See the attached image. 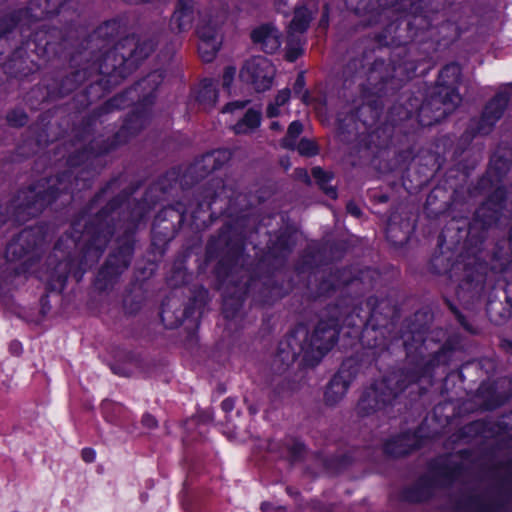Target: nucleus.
<instances>
[{"instance_id":"f257e3e1","label":"nucleus","mask_w":512,"mask_h":512,"mask_svg":"<svg viewBox=\"0 0 512 512\" xmlns=\"http://www.w3.org/2000/svg\"><path fill=\"white\" fill-rule=\"evenodd\" d=\"M404 346L409 367L393 372L367 388L357 405L359 415L369 416L392 405L397 396L410 384L422 377L431 376V372L439 365L443 356L440 351L428 353L426 340L419 331L405 335Z\"/></svg>"},{"instance_id":"f03ea898","label":"nucleus","mask_w":512,"mask_h":512,"mask_svg":"<svg viewBox=\"0 0 512 512\" xmlns=\"http://www.w3.org/2000/svg\"><path fill=\"white\" fill-rule=\"evenodd\" d=\"M339 331V321L336 318L320 320L311 332L303 328L297 329L288 340L292 352L287 353L283 359L290 364L295 361L297 355L302 354L305 361L318 362L334 347Z\"/></svg>"},{"instance_id":"7ed1b4c3","label":"nucleus","mask_w":512,"mask_h":512,"mask_svg":"<svg viewBox=\"0 0 512 512\" xmlns=\"http://www.w3.org/2000/svg\"><path fill=\"white\" fill-rule=\"evenodd\" d=\"M154 48L155 44L150 39L128 36L105 53L99 64V73L115 78H124L135 70L153 52Z\"/></svg>"},{"instance_id":"20e7f679","label":"nucleus","mask_w":512,"mask_h":512,"mask_svg":"<svg viewBox=\"0 0 512 512\" xmlns=\"http://www.w3.org/2000/svg\"><path fill=\"white\" fill-rule=\"evenodd\" d=\"M415 71L412 63L395 65L382 59L375 60L367 70L366 81L363 86L364 101L377 107L375 98H380L389 91L401 87L402 83L410 79Z\"/></svg>"},{"instance_id":"39448f33","label":"nucleus","mask_w":512,"mask_h":512,"mask_svg":"<svg viewBox=\"0 0 512 512\" xmlns=\"http://www.w3.org/2000/svg\"><path fill=\"white\" fill-rule=\"evenodd\" d=\"M460 75V66L455 63L446 65L440 71L436 91L421 105L419 111L421 117H431L427 124L439 122L461 103V96L455 88Z\"/></svg>"},{"instance_id":"423d86ee","label":"nucleus","mask_w":512,"mask_h":512,"mask_svg":"<svg viewBox=\"0 0 512 512\" xmlns=\"http://www.w3.org/2000/svg\"><path fill=\"white\" fill-rule=\"evenodd\" d=\"M72 177L71 172H64L61 175L38 181L27 191L19 193L21 206L29 210L30 215H36L57 197L58 192L68 191Z\"/></svg>"},{"instance_id":"0eeeda50","label":"nucleus","mask_w":512,"mask_h":512,"mask_svg":"<svg viewBox=\"0 0 512 512\" xmlns=\"http://www.w3.org/2000/svg\"><path fill=\"white\" fill-rule=\"evenodd\" d=\"M133 229L129 228L125 238L119 242L118 247L113 250L103 267L99 270L95 287L99 291H110L118 283L120 276L130 265L133 254Z\"/></svg>"},{"instance_id":"6e6552de","label":"nucleus","mask_w":512,"mask_h":512,"mask_svg":"<svg viewBox=\"0 0 512 512\" xmlns=\"http://www.w3.org/2000/svg\"><path fill=\"white\" fill-rule=\"evenodd\" d=\"M61 4L62 0H31L27 8L0 19V37L11 31L16 24L31 26L57 14Z\"/></svg>"},{"instance_id":"1a4fd4ad","label":"nucleus","mask_w":512,"mask_h":512,"mask_svg":"<svg viewBox=\"0 0 512 512\" xmlns=\"http://www.w3.org/2000/svg\"><path fill=\"white\" fill-rule=\"evenodd\" d=\"M462 474L463 467L458 465L455 461L449 460L446 465L433 473L432 479L427 477L420 479L415 487L407 492L406 498L414 502L424 501L431 496L432 487L448 485L461 478Z\"/></svg>"},{"instance_id":"9d476101","label":"nucleus","mask_w":512,"mask_h":512,"mask_svg":"<svg viewBox=\"0 0 512 512\" xmlns=\"http://www.w3.org/2000/svg\"><path fill=\"white\" fill-rule=\"evenodd\" d=\"M275 68L270 60L262 56L248 59L240 70L241 80L252 86L257 92L271 88L275 76Z\"/></svg>"},{"instance_id":"9b49d317","label":"nucleus","mask_w":512,"mask_h":512,"mask_svg":"<svg viewBox=\"0 0 512 512\" xmlns=\"http://www.w3.org/2000/svg\"><path fill=\"white\" fill-rule=\"evenodd\" d=\"M162 81L163 73L161 71H154L139 81L132 89L110 99L106 103V107L107 109H121L126 107L129 104L127 100L133 101V97L131 96L133 93L140 94L139 100L143 106L150 105L154 99V92Z\"/></svg>"},{"instance_id":"f8f14e48","label":"nucleus","mask_w":512,"mask_h":512,"mask_svg":"<svg viewBox=\"0 0 512 512\" xmlns=\"http://www.w3.org/2000/svg\"><path fill=\"white\" fill-rule=\"evenodd\" d=\"M512 98V85L509 90L498 92L484 107L481 117L471 126L475 134H489L501 119Z\"/></svg>"},{"instance_id":"ddd939ff","label":"nucleus","mask_w":512,"mask_h":512,"mask_svg":"<svg viewBox=\"0 0 512 512\" xmlns=\"http://www.w3.org/2000/svg\"><path fill=\"white\" fill-rule=\"evenodd\" d=\"M61 39V31L56 28L40 29L27 41V48L40 58L50 60L59 53L58 41Z\"/></svg>"},{"instance_id":"4468645a","label":"nucleus","mask_w":512,"mask_h":512,"mask_svg":"<svg viewBox=\"0 0 512 512\" xmlns=\"http://www.w3.org/2000/svg\"><path fill=\"white\" fill-rule=\"evenodd\" d=\"M351 368L352 361L343 362L339 372L329 382L324 394L327 405H336L344 398L353 379Z\"/></svg>"},{"instance_id":"2eb2a0df","label":"nucleus","mask_w":512,"mask_h":512,"mask_svg":"<svg viewBox=\"0 0 512 512\" xmlns=\"http://www.w3.org/2000/svg\"><path fill=\"white\" fill-rule=\"evenodd\" d=\"M231 152L228 149H218L204 154L196 160L188 169V174L203 178L209 173L220 169L231 159Z\"/></svg>"},{"instance_id":"dca6fc26","label":"nucleus","mask_w":512,"mask_h":512,"mask_svg":"<svg viewBox=\"0 0 512 512\" xmlns=\"http://www.w3.org/2000/svg\"><path fill=\"white\" fill-rule=\"evenodd\" d=\"M86 235L90 237L81 262L82 266L91 265L99 259L110 239L111 231L108 227H100L95 231L88 227Z\"/></svg>"},{"instance_id":"f3484780","label":"nucleus","mask_w":512,"mask_h":512,"mask_svg":"<svg viewBox=\"0 0 512 512\" xmlns=\"http://www.w3.org/2000/svg\"><path fill=\"white\" fill-rule=\"evenodd\" d=\"M38 241L39 238L33 229L22 230L17 237L8 243L5 252L7 260L16 261L22 259L37 246Z\"/></svg>"},{"instance_id":"a211bd4d","label":"nucleus","mask_w":512,"mask_h":512,"mask_svg":"<svg viewBox=\"0 0 512 512\" xmlns=\"http://www.w3.org/2000/svg\"><path fill=\"white\" fill-rule=\"evenodd\" d=\"M251 39L254 44L268 54L276 52L281 46V33L271 24H264L254 29Z\"/></svg>"},{"instance_id":"6ab92c4d","label":"nucleus","mask_w":512,"mask_h":512,"mask_svg":"<svg viewBox=\"0 0 512 512\" xmlns=\"http://www.w3.org/2000/svg\"><path fill=\"white\" fill-rule=\"evenodd\" d=\"M504 191L497 189L494 194L482 204L475 213V224L481 223L483 227H489L499 220L500 211L502 210V201Z\"/></svg>"},{"instance_id":"aec40b11","label":"nucleus","mask_w":512,"mask_h":512,"mask_svg":"<svg viewBox=\"0 0 512 512\" xmlns=\"http://www.w3.org/2000/svg\"><path fill=\"white\" fill-rule=\"evenodd\" d=\"M195 13L193 0H178L170 20L171 29L178 33L188 31L192 27Z\"/></svg>"},{"instance_id":"412c9836","label":"nucleus","mask_w":512,"mask_h":512,"mask_svg":"<svg viewBox=\"0 0 512 512\" xmlns=\"http://www.w3.org/2000/svg\"><path fill=\"white\" fill-rule=\"evenodd\" d=\"M199 40L198 51L201 59L204 62H211L220 48V37H217L214 28L205 31L204 28L201 27L199 29Z\"/></svg>"},{"instance_id":"4be33fe9","label":"nucleus","mask_w":512,"mask_h":512,"mask_svg":"<svg viewBox=\"0 0 512 512\" xmlns=\"http://www.w3.org/2000/svg\"><path fill=\"white\" fill-rule=\"evenodd\" d=\"M416 444V437L413 434L405 433L387 441L384 445V451L388 455L400 457L416 449Z\"/></svg>"},{"instance_id":"5701e85b","label":"nucleus","mask_w":512,"mask_h":512,"mask_svg":"<svg viewBox=\"0 0 512 512\" xmlns=\"http://www.w3.org/2000/svg\"><path fill=\"white\" fill-rule=\"evenodd\" d=\"M217 99L216 84L212 80H203L196 91V101L199 107L204 111H209L215 106Z\"/></svg>"},{"instance_id":"b1692460","label":"nucleus","mask_w":512,"mask_h":512,"mask_svg":"<svg viewBox=\"0 0 512 512\" xmlns=\"http://www.w3.org/2000/svg\"><path fill=\"white\" fill-rule=\"evenodd\" d=\"M236 291L229 294L228 287L226 288V295L224 297L223 303V312L226 318H233L236 315V312L240 309L242 302L244 300V295L246 294L248 287L247 283H237L235 284Z\"/></svg>"},{"instance_id":"393cba45","label":"nucleus","mask_w":512,"mask_h":512,"mask_svg":"<svg viewBox=\"0 0 512 512\" xmlns=\"http://www.w3.org/2000/svg\"><path fill=\"white\" fill-rule=\"evenodd\" d=\"M461 512H506L503 505L495 504L483 498H468L462 500L456 507Z\"/></svg>"},{"instance_id":"a878e982","label":"nucleus","mask_w":512,"mask_h":512,"mask_svg":"<svg viewBox=\"0 0 512 512\" xmlns=\"http://www.w3.org/2000/svg\"><path fill=\"white\" fill-rule=\"evenodd\" d=\"M511 165L512 149L508 147L497 148L490 160V171L501 178L510 170Z\"/></svg>"},{"instance_id":"bb28decb","label":"nucleus","mask_w":512,"mask_h":512,"mask_svg":"<svg viewBox=\"0 0 512 512\" xmlns=\"http://www.w3.org/2000/svg\"><path fill=\"white\" fill-rule=\"evenodd\" d=\"M70 274H73L79 281L82 277L83 271L81 267H76L72 260L65 259L55 266L51 274V279L56 281L60 286H64Z\"/></svg>"},{"instance_id":"cd10ccee","label":"nucleus","mask_w":512,"mask_h":512,"mask_svg":"<svg viewBox=\"0 0 512 512\" xmlns=\"http://www.w3.org/2000/svg\"><path fill=\"white\" fill-rule=\"evenodd\" d=\"M261 123V112L255 109H248L244 116L233 126L235 134H249L256 130Z\"/></svg>"},{"instance_id":"c85d7f7f","label":"nucleus","mask_w":512,"mask_h":512,"mask_svg":"<svg viewBox=\"0 0 512 512\" xmlns=\"http://www.w3.org/2000/svg\"><path fill=\"white\" fill-rule=\"evenodd\" d=\"M150 114L147 110L136 111L125 121L120 130V135H135L149 122Z\"/></svg>"},{"instance_id":"c756f323","label":"nucleus","mask_w":512,"mask_h":512,"mask_svg":"<svg viewBox=\"0 0 512 512\" xmlns=\"http://www.w3.org/2000/svg\"><path fill=\"white\" fill-rule=\"evenodd\" d=\"M312 20V12L306 7L300 6L295 9L293 19L290 22L288 33L291 37L295 33H303L309 27Z\"/></svg>"},{"instance_id":"7c9ffc66","label":"nucleus","mask_w":512,"mask_h":512,"mask_svg":"<svg viewBox=\"0 0 512 512\" xmlns=\"http://www.w3.org/2000/svg\"><path fill=\"white\" fill-rule=\"evenodd\" d=\"M312 175L326 195L331 198L337 197L335 188L329 184L331 176L327 172L320 167H314L312 169Z\"/></svg>"},{"instance_id":"2f4dec72","label":"nucleus","mask_w":512,"mask_h":512,"mask_svg":"<svg viewBox=\"0 0 512 512\" xmlns=\"http://www.w3.org/2000/svg\"><path fill=\"white\" fill-rule=\"evenodd\" d=\"M303 126L299 121H293L287 130L286 136L282 139L281 145L288 149H295L296 139L302 133Z\"/></svg>"},{"instance_id":"473e14b6","label":"nucleus","mask_w":512,"mask_h":512,"mask_svg":"<svg viewBox=\"0 0 512 512\" xmlns=\"http://www.w3.org/2000/svg\"><path fill=\"white\" fill-rule=\"evenodd\" d=\"M332 280L329 282L324 281L321 284V293H328L330 290L338 288L340 285L349 284L350 279L345 277L343 273L337 272L332 276Z\"/></svg>"},{"instance_id":"72a5a7b5","label":"nucleus","mask_w":512,"mask_h":512,"mask_svg":"<svg viewBox=\"0 0 512 512\" xmlns=\"http://www.w3.org/2000/svg\"><path fill=\"white\" fill-rule=\"evenodd\" d=\"M303 54L301 44L293 39H289L286 47L285 58L289 62L296 61Z\"/></svg>"},{"instance_id":"f704fd0d","label":"nucleus","mask_w":512,"mask_h":512,"mask_svg":"<svg viewBox=\"0 0 512 512\" xmlns=\"http://www.w3.org/2000/svg\"><path fill=\"white\" fill-rule=\"evenodd\" d=\"M219 25L220 22L216 20L214 17L210 15H203L197 24L196 33L199 36V29L201 27L204 28L205 31H209L211 28H214L217 37H220L218 33Z\"/></svg>"},{"instance_id":"c9c22d12","label":"nucleus","mask_w":512,"mask_h":512,"mask_svg":"<svg viewBox=\"0 0 512 512\" xmlns=\"http://www.w3.org/2000/svg\"><path fill=\"white\" fill-rule=\"evenodd\" d=\"M295 148L304 156H314L318 153L316 144L309 139H302Z\"/></svg>"},{"instance_id":"e433bc0d","label":"nucleus","mask_w":512,"mask_h":512,"mask_svg":"<svg viewBox=\"0 0 512 512\" xmlns=\"http://www.w3.org/2000/svg\"><path fill=\"white\" fill-rule=\"evenodd\" d=\"M287 448L293 460L300 459L305 450L303 443L297 440H290L287 443Z\"/></svg>"},{"instance_id":"4c0bfd02","label":"nucleus","mask_w":512,"mask_h":512,"mask_svg":"<svg viewBox=\"0 0 512 512\" xmlns=\"http://www.w3.org/2000/svg\"><path fill=\"white\" fill-rule=\"evenodd\" d=\"M7 120L13 126H23L26 124L27 116L21 110H14L7 115Z\"/></svg>"},{"instance_id":"58836bf2","label":"nucleus","mask_w":512,"mask_h":512,"mask_svg":"<svg viewBox=\"0 0 512 512\" xmlns=\"http://www.w3.org/2000/svg\"><path fill=\"white\" fill-rule=\"evenodd\" d=\"M248 103H249L248 100L234 101V102L228 103L224 106V108L222 109V112L228 113V112H233L236 109L237 110L244 109L248 105Z\"/></svg>"},{"instance_id":"ea45409f","label":"nucleus","mask_w":512,"mask_h":512,"mask_svg":"<svg viewBox=\"0 0 512 512\" xmlns=\"http://www.w3.org/2000/svg\"><path fill=\"white\" fill-rule=\"evenodd\" d=\"M236 74V69L234 67H227L224 70L222 83L224 87H229L234 79Z\"/></svg>"},{"instance_id":"a19ab883","label":"nucleus","mask_w":512,"mask_h":512,"mask_svg":"<svg viewBox=\"0 0 512 512\" xmlns=\"http://www.w3.org/2000/svg\"><path fill=\"white\" fill-rule=\"evenodd\" d=\"M290 99V90L289 89H283L278 92V94L275 97L274 102L277 106H282L286 104Z\"/></svg>"},{"instance_id":"79ce46f5","label":"nucleus","mask_w":512,"mask_h":512,"mask_svg":"<svg viewBox=\"0 0 512 512\" xmlns=\"http://www.w3.org/2000/svg\"><path fill=\"white\" fill-rule=\"evenodd\" d=\"M483 425L481 422H473L463 428L464 434L478 433Z\"/></svg>"},{"instance_id":"37998d69","label":"nucleus","mask_w":512,"mask_h":512,"mask_svg":"<svg viewBox=\"0 0 512 512\" xmlns=\"http://www.w3.org/2000/svg\"><path fill=\"white\" fill-rule=\"evenodd\" d=\"M81 454H82V459L87 463L93 462L96 457L95 451L91 448L83 449Z\"/></svg>"},{"instance_id":"c03bdc74","label":"nucleus","mask_w":512,"mask_h":512,"mask_svg":"<svg viewBox=\"0 0 512 512\" xmlns=\"http://www.w3.org/2000/svg\"><path fill=\"white\" fill-rule=\"evenodd\" d=\"M142 423L145 427L153 429L157 426V420L150 414H146L142 418Z\"/></svg>"},{"instance_id":"a18cd8bd","label":"nucleus","mask_w":512,"mask_h":512,"mask_svg":"<svg viewBox=\"0 0 512 512\" xmlns=\"http://www.w3.org/2000/svg\"><path fill=\"white\" fill-rule=\"evenodd\" d=\"M279 107L280 106H277L276 103H270L266 109V115L267 117L269 118H273V117H276L279 115L280 111H279Z\"/></svg>"},{"instance_id":"49530a36","label":"nucleus","mask_w":512,"mask_h":512,"mask_svg":"<svg viewBox=\"0 0 512 512\" xmlns=\"http://www.w3.org/2000/svg\"><path fill=\"white\" fill-rule=\"evenodd\" d=\"M347 211H348L351 215H353V216H355V217H360V216H361V210H360V208H359L356 204H354V203H352V202H350V203H348V204H347Z\"/></svg>"},{"instance_id":"de8ad7c7","label":"nucleus","mask_w":512,"mask_h":512,"mask_svg":"<svg viewBox=\"0 0 512 512\" xmlns=\"http://www.w3.org/2000/svg\"><path fill=\"white\" fill-rule=\"evenodd\" d=\"M222 409L225 411V412H230L234 409V406H235V401L231 398H227L225 400L222 401Z\"/></svg>"},{"instance_id":"09e8293b","label":"nucleus","mask_w":512,"mask_h":512,"mask_svg":"<svg viewBox=\"0 0 512 512\" xmlns=\"http://www.w3.org/2000/svg\"><path fill=\"white\" fill-rule=\"evenodd\" d=\"M296 174L298 175L299 178L303 179L306 183L310 182V178H309V175L307 174L306 170L297 169Z\"/></svg>"},{"instance_id":"8fccbe9b","label":"nucleus","mask_w":512,"mask_h":512,"mask_svg":"<svg viewBox=\"0 0 512 512\" xmlns=\"http://www.w3.org/2000/svg\"><path fill=\"white\" fill-rule=\"evenodd\" d=\"M161 318H162V321H163L167 326L172 327V326H174L175 324H177V322H175V323H173V322H168V323H166V322H167V318H168V311H167L165 308H163V309H162V312H161Z\"/></svg>"},{"instance_id":"3c124183","label":"nucleus","mask_w":512,"mask_h":512,"mask_svg":"<svg viewBox=\"0 0 512 512\" xmlns=\"http://www.w3.org/2000/svg\"><path fill=\"white\" fill-rule=\"evenodd\" d=\"M270 128H271L272 130H276V131H279V130H281V129H282V127H281V125H280V123H279L278 121H273V122L271 123V125H270Z\"/></svg>"},{"instance_id":"603ef678","label":"nucleus","mask_w":512,"mask_h":512,"mask_svg":"<svg viewBox=\"0 0 512 512\" xmlns=\"http://www.w3.org/2000/svg\"><path fill=\"white\" fill-rule=\"evenodd\" d=\"M6 217L5 215L0 211V227L5 223Z\"/></svg>"},{"instance_id":"864d4df0","label":"nucleus","mask_w":512,"mask_h":512,"mask_svg":"<svg viewBox=\"0 0 512 512\" xmlns=\"http://www.w3.org/2000/svg\"><path fill=\"white\" fill-rule=\"evenodd\" d=\"M296 85H298V86L303 85V77L302 76L298 77V79L296 80Z\"/></svg>"},{"instance_id":"5fc2aeb1","label":"nucleus","mask_w":512,"mask_h":512,"mask_svg":"<svg viewBox=\"0 0 512 512\" xmlns=\"http://www.w3.org/2000/svg\"><path fill=\"white\" fill-rule=\"evenodd\" d=\"M249 411H250L251 414H256L258 410H257V408H255L253 406H250L249 407Z\"/></svg>"},{"instance_id":"6e6d98bb","label":"nucleus","mask_w":512,"mask_h":512,"mask_svg":"<svg viewBox=\"0 0 512 512\" xmlns=\"http://www.w3.org/2000/svg\"><path fill=\"white\" fill-rule=\"evenodd\" d=\"M394 228L393 227H389L388 228V231H387V236L390 237V234L393 232Z\"/></svg>"},{"instance_id":"4d7b16f0","label":"nucleus","mask_w":512,"mask_h":512,"mask_svg":"<svg viewBox=\"0 0 512 512\" xmlns=\"http://www.w3.org/2000/svg\"><path fill=\"white\" fill-rule=\"evenodd\" d=\"M11 348H12V349H15V350H18V348H19V344H18V343H16V344H12V345H11Z\"/></svg>"},{"instance_id":"13d9d810","label":"nucleus","mask_w":512,"mask_h":512,"mask_svg":"<svg viewBox=\"0 0 512 512\" xmlns=\"http://www.w3.org/2000/svg\"><path fill=\"white\" fill-rule=\"evenodd\" d=\"M320 24L321 25H326L327 24V20L323 17L320 21Z\"/></svg>"},{"instance_id":"bf43d9fd","label":"nucleus","mask_w":512,"mask_h":512,"mask_svg":"<svg viewBox=\"0 0 512 512\" xmlns=\"http://www.w3.org/2000/svg\"><path fill=\"white\" fill-rule=\"evenodd\" d=\"M261 509H262L263 511H266L267 506H266V504H265V503H263V504L261 505Z\"/></svg>"},{"instance_id":"052dcab7","label":"nucleus","mask_w":512,"mask_h":512,"mask_svg":"<svg viewBox=\"0 0 512 512\" xmlns=\"http://www.w3.org/2000/svg\"><path fill=\"white\" fill-rule=\"evenodd\" d=\"M217 186H218V187H222V186H223V185H222V181H221V180H218V181H217Z\"/></svg>"},{"instance_id":"680f3d73","label":"nucleus","mask_w":512,"mask_h":512,"mask_svg":"<svg viewBox=\"0 0 512 512\" xmlns=\"http://www.w3.org/2000/svg\"><path fill=\"white\" fill-rule=\"evenodd\" d=\"M217 194H218V193H217L216 191H214V192H213V194L211 195V199H213L214 197H216V196H217Z\"/></svg>"},{"instance_id":"e2e57ef3","label":"nucleus","mask_w":512,"mask_h":512,"mask_svg":"<svg viewBox=\"0 0 512 512\" xmlns=\"http://www.w3.org/2000/svg\"><path fill=\"white\" fill-rule=\"evenodd\" d=\"M458 319H459V321H460L462 324H464L463 319H462V316H460V315H459V316H458Z\"/></svg>"},{"instance_id":"0e129e2a","label":"nucleus","mask_w":512,"mask_h":512,"mask_svg":"<svg viewBox=\"0 0 512 512\" xmlns=\"http://www.w3.org/2000/svg\"><path fill=\"white\" fill-rule=\"evenodd\" d=\"M241 257H242V256H241L240 254H238V255H237V262H239V261H240Z\"/></svg>"},{"instance_id":"69168bd1","label":"nucleus","mask_w":512,"mask_h":512,"mask_svg":"<svg viewBox=\"0 0 512 512\" xmlns=\"http://www.w3.org/2000/svg\"><path fill=\"white\" fill-rule=\"evenodd\" d=\"M232 277V269L229 270L228 278Z\"/></svg>"},{"instance_id":"338daca9","label":"nucleus","mask_w":512,"mask_h":512,"mask_svg":"<svg viewBox=\"0 0 512 512\" xmlns=\"http://www.w3.org/2000/svg\"><path fill=\"white\" fill-rule=\"evenodd\" d=\"M502 424H505V422L504 421H500L499 426H501Z\"/></svg>"}]
</instances>
